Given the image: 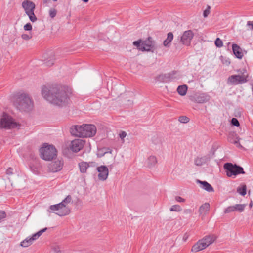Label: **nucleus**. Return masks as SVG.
Returning <instances> with one entry per match:
<instances>
[{
    "label": "nucleus",
    "mask_w": 253,
    "mask_h": 253,
    "mask_svg": "<svg viewBox=\"0 0 253 253\" xmlns=\"http://www.w3.org/2000/svg\"><path fill=\"white\" fill-rule=\"evenodd\" d=\"M71 89L65 86L53 85L49 88L44 86L42 88V95L50 103L63 107L70 101Z\"/></svg>",
    "instance_id": "f257e3e1"
},
{
    "label": "nucleus",
    "mask_w": 253,
    "mask_h": 253,
    "mask_svg": "<svg viewBox=\"0 0 253 253\" xmlns=\"http://www.w3.org/2000/svg\"><path fill=\"white\" fill-rule=\"evenodd\" d=\"M14 104L15 107L21 111H29L34 106L31 98L26 93L18 94Z\"/></svg>",
    "instance_id": "f03ea898"
},
{
    "label": "nucleus",
    "mask_w": 253,
    "mask_h": 253,
    "mask_svg": "<svg viewBox=\"0 0 253 253\" xmlns=\"http://www.w3.org/2000/svg\"><path fill=\"white\" fill-rule=\"evenodd\" d=\"M238 75L229 76L227 79V84L231 85L242 84L248 81V74L245 69H240L238 71Z\"/></svg>",
    "instance_id": "7ed1b4c3"
},
{
    "label": "nucleus",
    "mask_w": 253,
    "mask_h": 253,
    "mask_svg": "<svg viewBox=\"0 0 253 253\" xmlns=\"http://www.w3.org/2000/svg\"><path fill=\"white\" fill-rule=\"evenodd\" d=\"M223 168L225 170L227 176L229 177H231L233 176L235 177L240 174L245 173L243 168L236 164L226 163L224 164Z\"/></svg>",
    "instance_id": "20e7f679"
},
{
    "label": "nucleus",
    "mask_w": 253,
    "mask_h": 253,
    "mask_svg": "<svg viewBox=\"0 0 253 253\" xmlns=\"http://www.w3.org/2000/svg\"><path fill=\"white\" fill-rule=\"evenodd\" d=\"M41 157L46 161H50L57 156V150L53 145H44L40 149Z\"/></svg>",
    "instance_id": "39448f33"
},
{
    "label": "nucleus",
    "mask_w": 253,
    "mask_h": 253,
    "mask_svg": "<svg viewBox=\"0 0 253 253\" xmlns=\"http://www.w3.org/2000/svg\"><path fill=\"white\" fill-rule=\"evenodd\" d=\"M22 6L30 21L32 22H35L37 18L34 14L35 3L31 1L26 0L23 1Z\"/></svg>",
    "instance_id": "423d86ee"
},
{
    "label": "nucleus",
    "mask_w": 253,
    "mask_h": 253,
    "mask_svg": "<svg viewBox=\"0 0 253 253\" xmlns=\"http://www.w3.org/2000/svg\"><path fill=\"white\" fill-rule=\"evenodd\" d=\"M18 124L13 119L5 113H3L0 121V127L1 128L11 129L15 128Z\"/></svg>",
    "instance_id": "0eeeda50"
},
{
    "label": "nucleus",
    "mask_w": 253,
    "mask_h": 253,
    "mask_svg": "<svg viewBox=\"0 0 253 253\" xmlns=\"http://www.w3.org/2000/svg\"><path fill=\"white\" fill-rule=\"evenodd\" d=\"M193 36L194 33L192 30L185 31L180 37H178V44L189 46L191 43Z\"/></svg>",
    "instance_id": "6e6552de"
},
{
    "label": "nucleus",
    "mask_w": 253,
    "mask_h": 253,
    "mask_svg": "<svg viewBox=\"0 0 253 253\" xmlns=\"http://www.w3.org/2000/svg\"><path fill=\"white\" fill-rule=\"evenodd\" d=\"M96 133V127L94 125L84 124L81 135L82 137H91Z\"/></svg>",
    "instance_id": "1a4fd4ad"
},
{
    "label": "nucleus",
    "mask_w": 253,
    "mask_h": 253,
    "mask_svg": "<svg viewBox=\"0 0 253 253\" xmlns=\"http://www.w3.org/2000/svg\"><path fill=\"white\" fill-rule=\"evenodd\" d=\"M189 99L198 103H204L208 101L210 99L209 95L205 93H195L189 96Z\"/></svg>",
    "instance_id": "9d476101"
},
{
    "label": "nucleus",
    "mask_w": 253,
    "mask_h": 253,
    "mask_svg": "<svg viewBox=\"0 0 253 253\" xmlns=\"http://www.w3.org/2000/svg\"><path fill=\"white\" fill-rule=\"evenodd\" d=\"M155 48V42L152 37H149L147 40L142 42V47L141 48V51H153Z\"/></svg>",
    "instance_id": "9b49d317"
},
{
    "label": "nucleus",
    "mask_w": 253,
    "mask_h": 253,
    "mask_svg": "<svg viewBox=\"0 0 253 253\" xmlns=\"http://www.w3.org/2000/svg\"><path fill=\"white\" fill-rule=\"evenodd\" d=\"M84 141L82 139H75L71 141L69 147L73 152H78L84 147Z\"/></svg>",
    "instance_id": "f8f14e48"
},
{
    "label": "nucleus",
    "mask_w": 253,
    "mask_h": 253,
    "mask_svg": "<svg viewBox=\"0 0 253 253\" xmlns=\"http://www.w3.org/2000/svg\"><path fill=\"white\" fill-rule=\"evenodd\" d=\"M176 71H172L168 74H162L157 77L158 81L162 82H169L173 79H177Z\"/></svg>",
    "instance_id": "ddd939ff"
},
{
    "label": "nucleus",
    "mask_w": 253,
    "mask_h": 253,
    "mask_svg": "<svg viewBox=\"0 0 253 253\" xmlns=\"http://www.w3.org/2000/svg\"><path fill=\"white\" fill-rule=\"evenodd\" d=\"M63 166V162L62 160H57L51 162L48 165V168L50 171L56 172L62 169Z\"/></svg>",
    "instance_id": "4468645a"
},
{
    "label": "nucleus",
    "mask_w": 253,
    "mask_h": 253,
    "mask_svg": "<svg viewBox=\"0 0 253 253\" xmlns=\"http://www.w3.org/2000/svg\"><path fill=\"white\" fill-rule=\"evenodd\" d=\"M214 153L208 154L201 157H197L194 160V164L197 166H201L206 164L212 158Z\"/></svg>",
    "instance_id": "2eb2a0df"
},
{
    "label": "nucleus",
    "mask_w": 253,
    "mask_h": 253,
    "mask_svg": "<svg viewBox=\"0 0 253 253\" xmlns=\"http://www.w3.org/2000/svg\"><path fill=\"white\" fill-rule=\"evenodd\" d=\"M96 170L98 172V179L100 180L104 181L107 178L109 171L108 168L105 166H101L96 167Z\"/></svg>",
    "instance_id": "dca6fc26"
},
{
    "label": "nucleus",
    "mask_w": 253,
    "mask_h": 253,
    "mask_svg": "<svg viewBox=\"0 0 253 253\" xmlns=\"http://www.w3.org/2000/svg\"><path fill=\"white\" fill-rule=\"evenodd\" d=\"M62 205H63L62 204H60V203L57 204L51 205L49 207V209L51 211H57V212H55V213L60 216H63L67 215L68 214L64 213L63 211H64V210L63 207H62Z\"/></svg>",
    "instance_id": "f3484780"
},
{
    "label": "nucleus",
    "mask_w": 253,
    "mask_h": 253,
    "mask_svg": "<svg viewBox=\"0 0 253 253\" xmlns=\"http://www.w3.org/2000/svg\"><path fill=\"white\" fill-rule=\"evenodd\" d=\"M83 130V125H75L70 127V133L73 136L82 137L81 135Z\"/></svg>",
    "instance_id": "a211bd4d"
},
{
    "label": "nucleus",
    "mask_w": 253,
    "mask_h": 253,
    "mask_svg": "<svg viewBox=\"0 0 253 253\" xmlns=\"http://www.w3.org/2000/svg\"><path fill=\"white\" fill-rule=\"evenodd\" d=\"M203 241H202L201 239L199 240L192 246L191 251L194 252H197L207 248L208 244L203 243Z\"/></svg>",
    "instance_id": "6ab92c4d"
},
{
    "label": "nucleus",
    "mask_w": 253,
    "mask_h": 253,
    "mask_svg": "<svg viewBox=\"0 0 253 253\" xmlns=\"http://www.w3.org/2000/svg\"><path fill=\"white\" fill-rule=\"evenodd\" d=\"M72 200V197L70 195H68L61 202L60 204H62V207L64 208V213L69 214L70 213V209L67 206V205L69 204Z\"/></svg>",
    "instance_id": "aec40b11"
},
{
    "label": "nucleus",
    "mask_w": 253,
    "mask_h": 253,
    "mask_svg": "<svg viewBox=\"0 0 253 253\" xmlns=\"http://www.w3.org/2000/svg\"><path fill=\"white\" fill-rule=\"evenodd\" d=\"M126 96L124 99V103L126 106L129 107L133 104L134 94L132 92H128L126 94Z\"/></svg>",
    "instance_id": "412c9836"
},
{
    "label": "nucleus",
    "mask_w": 253,
    "mask_h": 253,
    "mask_svg": "<svg viewBox=\"0 0 253 253\" xmlns=\"http://www.w3.org/2000/svg\"><path fill=\"white\" fill-rule=\"evenodd\" d=\"M197 182L200 183L201 186V187L208 192H213V188L208 182L206 181H201L197 180Z\"/></svg>",
    "instance_id": "4be33fe9"
},
{
    "label": "nucleus",
    "mask_w": 253,
    "mask_h": 253,
    "mask_svg": "<svg viewBox=\"0 0 253 253\" xmlns=\"http://www.w3.org/2000/svg\"><path fill=\"white\" fill-rule=\"evenodd\" d=\"M232 50L234 55L239 59H241L243 54L241 51L240 47L236 44H232Z\"/></svg>",
    "instance_id": "5701e85b"
},
{
    "label": "nucleus",
    "mask_w": 253,
    "mask_h": 253,
    "mask_svg": "<svg viewBox=\"0 0 253 253\" xmlns=\"http://www.w3.org/2000/svg\"><path fill=\"white\" fill-rule=\"evenodd\" d=\"M216 236H215L214 235H209L208 236H205L204 238L202 239L201 240L203 241V243L208 244L207 247L209 246L212 243L214 242V241L216 240Z\"/></svg>",
    "instance_id": "b1692460"
},
{
    "label": "nucleus",
    "mask_w": 253,
    "mask_h": 253,
    "mask_svg": "<svg viewBox=\"0 0 253 253\" xmlns=\"http://www.w3.org/2000/svg\"><path fill=\"white\" fill-rule=\"evenodd\" d=\"M173 39V35L172 32H169L167 34V38L163 42V45L165 47H169L170 43Z\"/></svg>",
    "instance_id": "393cba45"
},
{
    "label": "nucleus",
    "mask_w": 253,
    "mask_h": 253,
    "mask_svg": "<svg viewBox=\"0 0 253 253\" xmlns=\"http://www.w3.org/2000/svg\"><path fill=\"white\" fill-rule=\"evenodd\" d=\"M80 171L81 173H84L86 172V170L88 168V163L85 162H82L78 164Z\"/></svg>",
    "instance_id": "a878e982"
},
{
    "label": "nucleus",
    "mask_w": 253,
    "mask_h": 253,
    "mask_svg": "<svg viewBox=\"0 0 253 253\" xmlns=\"http://www.w3.org/2000/svg\"><path fill=\"white\" fill-rule=\"evenodd\" d=\"M157 163V158L154 156H150L147 160L148 166L149 168L154 167Z\"/></svg>",
    "instance_id": "bb28decb"
},
{
    "label": "nucleus",
    "mask_w": 253,
    "mask_h": 253,
    "mask_svg": "<svg viewBox=\"0 0 253 253\" xmlns=\"http://www.w3.org/2000/svg\"><path fill=\"white\" fill-rule=\"evenodd\" d=\"M33 242V238H31V237H27L21 242L20 245L23 247H27L31 245Z\"/></svg>",
    "instance_id": "cd10ccee"
},
{
    "label": "nucleus",
    "mask_w": 253,
    "mask_h": 253,
    "mask_svg": "<svg viewBox=\"0 0 253 253\" xmlns=\"http://www.w3.org/2000/svg\"><path fill=\"white\" fill-rule=\"evenodd\" d=\"M177 91L179 94L184 96L187 92V86L186 85H180L177 87Z\"/></svg>",
    "instance_id": "c85d7f7f"
},
{
    "label": "nucleus",
    "mask_w": 253,
    "mask_h": 253,
    "mask_svg": "<svg viewBox=\"0 0 253 253\" xmlns=\"http://www.w3.org/2000/svg\"><path fill=\"white\" fill-rule=\"evenodd\" d=\"M210 204L208 203H205L200 207L199 209V212H200V214H202L203 212L208 211L210 209Z\"/></svg>",
    "instance_id": "c756f323"
},
{
    "label": "nucleus",
    "mask_w": 253,
    "mask_h": 253,
    "mask_svg": "<svg viewBox=\"0 0 253 253\" xmlns=\"http://www.w3.org/2000/svg\"><path fill=\"white\" fill-rule=\"evenodd\" d=\"M237 192L242 196L246 194L247 187L246 185H243L242 187H239L237 189Z\"/></svg>",
    "instance_id": "7c9ffc66"
},
{
    "label": "nucleus",
    "mask_w": 253,
    "mask_h": 253,
    "mask_svg": "<svg viewBox=\"0 0 253 253\" xmlns=\"http://www.w3.org/2000/svg\"><path fill=\"white\" fill-rule=\"evenodd\" d=\"M234 208L235 211H238L239 212H242L245 209V205L243 204H236L233 206Z\"/></svg>",
    "instance_id": "2f4dec72"
},
{
    "label": "nucleus",
    "mask_w": 253,
    "mask_h": 253,
    "mask_svg": "<svg viewBox=\"0 0 253 253\" xmlns=\"http://www.w3.org/2000/svg\"><path fill=\"white\" fill-rule=\"evenodd\" d=\"M181 210V207L178 205H173L170 208V211H180Z\"/></svg>",
    "instance_id": "473e14b6"
},
{
    "label": "nucleus",
    "mask_w": 253,
    "mask_h": 253,
    "mask_svg": "<svg viewBox=\"0 0 253 253\" xmlns=\"http://www.w3.org/2000/svg\"><path fill=\"white\" fill-rule=\"evenodd\" d=\"M178 121L182 123H187L189 122L190 119L185 116H181L179 117Z\"/></svg>",
    "instance_id": "72a5a7b5"
},
{
    "label": "nucleus",
    "mask_w": 253,
    "mask_h": 253,
    "mask_svg": "<svg viewBox=\"0 0 253 253\" xmlns=\"http://www.w3.org/2000/svg\"><path fill=\"white\" fill-rule=\"evenodd\" d=\"M133 44L136 46L138 50H141V48L142 47V42H141V40L133 42Z\"/></svg>",
    "instance_id": "f704fd0d"
},
{
    "label": "nucleus",
    "mask_w": 253,
    "mask_h": 253,
    "mask_svg": "<svg viewBox=\"0 0 253 253\" xmlns=\"http://www.w3.org/2000/svg\"><path fill=\"white\" fill-rule=\"evenodd\" d=\"M215 45L218 48H220L223 46V42L219 38H217L215 40Z\"/></svg>",
    "instance_id": "c9c22d12"
},
{
    "label": "nucleus",
    "mask_w": 253,
    "mask_h": 253,
    "mask_svg": "<svg viewBox=\"0 0 253 253\" xmlns=\"http://www.w3.org/2000/svg\"><path fill=\"white\" fill-rule=\"evenodd\" d=\"M49 14L51 18H54L57 14V10L55 8H50L49 10Z\"/></svg>",
    "instance_id": "e433bc0d"
},
{
    "label": "nucleus",
    "mask_w": 253,
    "mask_h": 253,
    "mask_svg": "<svg viewBox=\"0 0 253 253\" xmlns=\"http://www.w3.org/2000/svg\"><path fill=\"white\" fill-rule=\"evenodd\" d=\"M54 56H52L49 60L47 59V61L45 62V64L47 66H50L54 64Z\"/></svg>",
    "instance_id": "4c0bfd02"
},
{
    "label": "nucleus",
    "mask_w": 253,
    "mask_h": 253,
    "mask_svg": "<svg viewBox=\"0 0 253 253\" xmlns=\"http://www.w3.org/2000/svg\"><path fill=\"white\" fill-rule=\"evenodd\" d=\"M234 211H235L234 207L233 206H230L225 209L224 212V213H229Z\"/></svg>",
    "instance_id": "58836bf2"
},
{
    "label": "nucleus",
    "mask_w": 253,
    "mask_h": 253,
    "mask_svg": "<svg viewBox=\"0 0 253 253\" xmlns=\"http://www.w3.org/2000/svg\"><path fill=\"white\" fill-rule=\"evenodd\" d=\"M231 123L232 125L234 126H240V123H239V121L237 119H236L235 118H233L231 119Z\"/></svg>",
    "instance_id": "ea45409f"
},
{
    "label": "nucleus",
    "mask_w": 253,
    "mask_h": 253,
    "mask_svg": "<svg viewBox=\"0 0 253 253\" xmlns=\"http://www.w3.org/2000/svg\"><path fill=\"white\" fill-rule=\"evenodd\" d=\"M6 217V212L2 210H0V222Z\"/></svg>",
    "instance_id": "a19ab883"
},
{
    "label": "nucleus",
    "mask_w": 253,
    "mask_h": 253,
    "mask_svg": "<svg viewBox=\"0 0 253 253\" xmlns=\"http://www.w3.org/2000/svg\"><path fill=\"white\" fill-rule=\"evenodd\" d=\"M21 37L23 40H29L32 38V35L31 34H23L21 35Z\"/></svg>",
    "instance_id": "79ce46f5"
},
{
    "label": "nucleus",
    "mask_w": 253,
    "mask_h": 253,
    "mask_svg": "<svg viewBox=\"0 0 253 253\" xmlns=\"http://www.w3.org/2000/svg\"><path fill=\"white\" fill-rule=\"evenodd\" d=\"M24 29L25 31H30L32 29V26L31 23H28L24 26Z\"/></svg>",
    "instance_id": "37998d69"
},
{
    "label": "nucleus",
    "mask_w": 253,
    "mask_h": 253,
    "mask_svg": "<svg viewBox=\"0 0 253 253\" xmlns=\"http://www.w3.org/2000/svg\"><path fill=\"white\" fill-rule=\"evenodd\" d=\"M210 7L208 6L206 9L204 11L203 16L204 17H206L210 13Z\"/></svg>",
    "instance_id": "c03bdc74"
},
{
    "label": "nucleus",
    "mask_w": 253,
    "mask_h": 253,
    "mask_svg": "<svg viewBox=\"0 0 253 253\" xmlns=\"http://www.w3.org/2000/svg\"><path fill=\"white\" fill-rule=\"evenodd\" d=\"M126 133L125 131H121V132L119 134L120 138L123 140V142H124V138L126 136Z\"/></svg>",
    "instance_id": "a18cd8bd"
},
{
    "label": "nucleus",
    "mask_w": 253,
    "mask_h": 253,
    "mask_svg": "<svg viewBox=\"0 0 253 253\" xmlns=\"http://www.w3.org/2000/svg\"><path fill=\"white\" fill-rule=\"evenodd\" d=\"M47 228H44L40 231H39L38 232H37L36 233L37 234V235L39 236V237L40 236H41L42 235V234L43 233H44V232H45L46 230H47Z\"/></svg>",
    "instance_id": "49530a36"
},
{
    "label": "nucleus",
    "mask_w": 253,
    "mask_h": 253,
    "mask_svg": "<svg viewBox=\"0 0 253 253\" xmlns=\"http://www.w3.org/2000/svg\"><path fill=\"white\" fill-rule=\"evenodd\" d=\"M175 200L178 202H184L185 201V200L184 198H183L180 196H176V197H175Z\"/></svg>",
    "instance_id": "de8ad7c7"
},
{
    "label": "nucleus",
    "mask_w": 253,
    "mask_h": 253,
    "mask_svg": "<svg viewBox=\"0 0 253 253\" xmlns=\"http://www.w3.org/2000/svg\"><path fill=\"white\" fill-rule=\"evenodd\" d=\"M88 163V168L89 167H96L97 164L94 162H89Z\"/></svg>",
    "instance_id": "09e8293b"
},
{
    "label": "nucleus",
    "mask_w": 253,
    "mask_h": 253,
    "mask_svg": "<svg viewBox=\"0 0 253 253\" xmlns=\"http://www.w3.org/2000/svg\"><path fill=\"white\" fill-rule=\"evenodd\" d=\"M247 25L250 27V29L253 31V21H248Z\"/></svg>",
    "instance_id": "8fccbe9b"
},
{
    "label": "nucleus",
    "mask_w": 253,
    "mask_h": 253,
    "mask_svg": "<svg viewBox=\"0 0 253 253\" xmlns=\"http://www.w3.org/2000/svg\"><path fill=\"white\" fill-rule=\"evenodd\" d=\"M12 171L13 169L11 168H9L6 170V174L9 175H11L13 173Z\"/></svg>",
    "instance_id": "3c124183"
},
{
    "label": "nucleus",
    "mask_w": 253,
    "mask_h": 253,
    "mask_svg": "<svg viewBox=\"0 0 253 253\" xmlns=\"http://www.w3.org/2000/svg\"><path fill=\"white\" fill-rule=\"evenodd\" d=\"M192 213V211L190 209H186L184 211V213L188 214Z\"/></svg>",
    "instance_id": "603ef678"
},
{
    "label": "nucleus",
    "mask_w": 253,
    "mask_h": 253,
    "mask_svg": "<svg viewBox=\"0 0 253 253\" xmlns=\"http://www.w3.org/2000/svg\"><path fill=\"white\" fill-rule=\"evenodd\" d=\"M39 237V236L37 235V234L36 233L32 235L31 237V238H33V241L36 240L37 239H38Z\"/></svg>",
    "instance_id": "864d4df0"
},
{
    "label": "nucleus",
    "mask_w": 253,
    "mask_h": 253,
    "mask_svg": "<svg viewBox=\"0 0 253 253\" xmlns=\"http://www.w3.org/2000/svg\"><path fill=\"white\" fill-rule=\"evenodd\" d=\"M188 235L187 233H185L183 236V240L184 241H186V240L188 239Z\"/></svg>",
    "instance_id": "5fc2aeb1"
},
{
    "label": "nucleus",
    "mask_w": 253,
    "mask_h": 253,
    "mask_svg": "<svg viewBox=\"0 0 253 253\" xmlns=\"http://www.w3.org/2000/svg\"><path fill=\"white\" fill-rule=\"evenodd\" d=\"M84 2H87L89 0H82Z\"/></svg>",
    "instance_id": "6e6d98bb"
},
{
    "label": "nucleus",
    "mask_w": 253,
    "mask_h": 253,
    "mask_svg": "<svg viewBox=\"0 0 253 253\" xmlns=\"http://www.w3.org/2000/svg\"><path fill=\"white\" fill-rule=\"evenodd\" d=\"M252 206V203L250 204V207H251Z\"/></svg>",
    "instance_id": "4d7b16f0"
},
{
    "label": "nucleus",
    "mask_w": 253,
    "mask_h": 253,
    "mask_svg": "<svg viewBox=\"0 0 253 253\" xmlns=\"http://www.w3.org/2000/svg\"><path fill=\"white\" fill-rule=\"evenodd\" d=\"M177 44V43H176V42H175V43H174V44H175V45H176Z\"/></svg>",
    "instance_id": "13d9d810"
}]
</instances>
